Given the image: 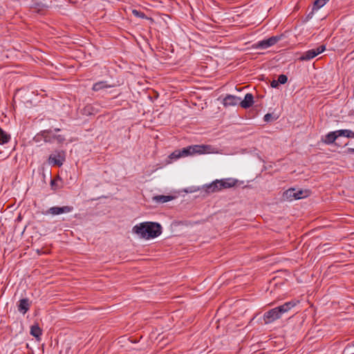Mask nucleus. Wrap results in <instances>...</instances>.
<instances>
[{
    "instance_id": "obj_1",
    "label": "nucleus",
    "mask_w": 354,
    "mask_h": 354,
    "mask_svg": "<svg viewBox=\"0 0 354 354\" xmlns=\"http://www.w3.org/2000/svg\"><path fill=\"white\" fill-rule=\"evenodd\" d=\"M132 232L145 239H153L162 233L161 225L155 222H142L132 228Z\"/></svg>"
},
{
    "instance_id": "obj_2",
    "label": "nucleus",
    "mask_w": 354,
    "mask_h": 354,
    "mask_svg": "<svg viewBox=\"0 0 354 354\" xmlns=\"http://www.w3.org/2000/svg\"><path fill=\"white\" fill-rule=\"evenodd\" d=\"M218 153L217 149L212 145H192L181 150L175 151L171 155V158L178 159L180 157L192 156L194 154H205V153Z\"/></svg>"
},
{
    "instance_id": "obj_3",
    "label": "nucleus",
    "mask_w": 354,
    "mask_h": 354,
    "mask_svg": "<svg viewBox=\"0 0 354 354\" xmlns=\"http://www.w3.org/2000/svg\"><path fill=\"white\" fill-rule=\"evenodd\" d=\"M299 303L297 300L286 302L284 304L272 308L263 315V319L266 324H270L281 318L283 313L288 312Z\"/></svg>"
},
{
    "instance_id": "obj_4",
    "label": "nucleus",
    "mask_w": 354,
    "mask_h": 354,
    "mask_svg": "<svg viewBox=\"0 0 354 354\" xmlns=\"http://www.w3.org/2000/svg\"><path fill=\"white\" fill-rule=\"evenodd\" d=\"M236 180L232 178L216 180L212 183L205 185L204 189L207 194L219 192L223 189H227L235 186Z\"/></svg>"
},
{
    "instance_id": "obj_5",
    "label": "nucleus",
    "mask_w": 354,
    "mask_h": 354,
    "mask_svg": "<svg viewBox=\"0 0 354 354\" xmlns=\"http://www.w3.org/2000/svg\"><path fill=\"white\" fill-rule=\"evenodd\" d=\"M65 160V153L63 151H55L48 158V163L53 166L60 167Z\"/></svg>"
},
{
    "instance_id": "obj_6",
    "label": "nucleus",
    "mask_w": 354,
    "mask_h": 354,
    "mask_svg": "<svg viewBox=\"0 0 354 354\" xmlns=\"http://www.w3.org/2000/svg\"><path fill=\"white\" fill-rule=\"evenodd\" d=\"M326 50L325 46H319L316 49H311L304 53L299 57L301 61H308Z\"/></svg>"
},
{
    "instance_id": "obj_7",
    "label": "nucleus",
    "mask_w": 354,
    "mask_h": 354,
    "mask_svg": "<svg viewBox=\"0 0 354 354\" xmlns=\"http://www.w3.org/2000/svg\"><path fill=\"white\" fill-rule=\"evenodd\" d=\"M73 209L71 206H63V207H52L47 211V214H50L53 216L59 215L62 214L69 213Z\"/></svg>"
},
{
    "instance_id": "obj_8",
    "label": "nucleus",
    "mask_w": 354,
    "mask_h": 354,
    "mask_svg": "<svg viewBox=\"0 0 354 354\" xmlns=\"http://www.w3.org/2000/svg\"><path fill=\"white\" fill-rule=\"evenodd\" d=\"M41 136L43 137L45 142H53L56 140L58 142H62L64 140V138L60 135L59 136H53L52 135L51 131H44L41 133Z\"/></svg>"
},
{
    "instance_id": "obj_9",
    "label": "nucleus",
    "mask_w": 354,
    "mask_h": 354,
    "mask_svg": "<svg viewBox=\"0 0 354 354\" xmlns=\"http://www.w3.org/2000/svg\"><path fill=\"white\" fill-rule=\"evenodd\" d=\"M240 97L232 95H227L223 100V104L224 106H232L239 104Z\"/></svg>"
},
{
    "instance_id": "obj_10",
    "label": "nucleus",
    "mask_w": 354,
    "mask_h": 354,
    "mask_svg": "<svg viewBox=\"0 0 354 354\" xmlns=\"http://www.w3.org/2000/svg\"><path fill=\"white\" fill-rule=\"evenodd\" d=\"M284 37V35H276L269 37L266 39L259 41L256 44H275L281 41Z\"/></svg>"
},
{
    "instance_id": "obj_11",
    "label": "nucleus",
    "mask_w": 354,
    "mask_h": 354,
    "mask_svg": "<svg viewBox=\"0 0 354 354\" xmlns=\"http://www.w3.org/2000/svg\"><path fill=\"white\" fill-rule=\"evenodd\" d=\"M254 97L251 93H247L243 100H240L239 104L242 108L248 109L252 106Z\"/></svg>"
},
{
    "instance_id": "obj_12",
    "label": "nucleus",
    "mask_w": 354,
    "mask_h": 354,
    "mask_svg": "<svg viewBox=\"0 0 354 354\" xmlns=\"http://www.w3.org/2000/svg\"><path fill=\"white\" fill-rule=\"evenodd\" d=\"M339 138L336 131L329 132L324 138L322 139V142L327 145L333 144L335 140Z\"/></svg>"
},
{
    "instance_id": "obj_13",
    "label": "nucleus",
    "mask_w": 354,
    "mask_h": 354,
    "mask_svg": "<svg viewBox=\"0 0 354 354\" xmlns=\"http://www.w3.org/2000/svg\"><path fill=\"white\" fill-rule=\"evenodd\" d=\"M282 197L284 201H292L293 200H297L295 189L291 188L286 190L283 192Z\"/></svg>"
},
{
    "instance_id": "obj_14",
    "label": "nucleus",
    "mask_w": 354,
    "mask_h": 354,
    "mask_svg": "<svg viewBox=\"0 0 354 354\" xmlns=\"http://www.w3.org/2000/svg\"><path fill=\"white\" fill-rule=\"evenodd\" d=\"M29 308H30V303H29L28 299H22L19 301V304L18 306V310L20 313L25 314L29 310Z\"/></svg>"
},
{
    "instance_id": "obj_15",
    "label": "nucleus",
    "mask_w": 354,
    "mask_h": 354,
    "mask_svg": "<svg viewBox=\"0 0 354 354\" xmlns=\"http://www.w3.org/2000/svg\"><path fill=\"white\" fill-rule=\"evenodd\" d=\"M41 329L39 328L38 324L32 325L30 328V334L37 338V339H39L40 336L41 335Z\"/></svg>"
},
{
    "instance_id": "obj_16",
    "label": "nucleus",
    "mask_w": 354,
    "mask_h": 354,
    "mask_svg": "<svg viewBox=\"0 0 354 354\" xmlns=\"http://www.w3.org/2000/svg\"><path fill=\"white\" fill-rule=\"evenodd\" d=\"M174 198L173 196H164V195H158L156 196L153 198V201L159 203H165L171 201Z\"/></svg>"
},
{
    "instance_id": "obj_17",
    "label": "nucleus",
    "mask_w": 354,
    "mask_h": 354,
    "mask_svg": "<svg viewBox=\"0 0 354 354\" xmlns=\"http://www.w3.org/2000/svg\"><path fill=\"white\" fill-rule=\"evenodd\" d=\"M10 140V135L0 127V145L8 143Z\"/></svg>"
},
{
    "instance_id": "obj_18",
    "label": "nucleus",
    "mask_w": 354,
    "mask_h": 354,
    "mask_svg": "<svg viewBox=\"0 0 354 354\" xmlns=\"http://www.w3.org/2000/svg\"><path fill=\"white\" fill-rule=\"evenodd\" d=\"M336 133H337V136L339 137L340 136H344L346 138H354V132L349 129H342V130H337L336 131Z\"/></svg>"
},
{
    "instance_id": "obj_19",
    "label": "nucleus",
    "mask_w": 354,
    "mask_h": 354,
    "mask_svg": "<svg viewBox=\"0 0 354 354\" xmlns=\"http://www.w3.org/2000/svg\"><path fill=\"white\" fill-rule=\"evenodd\" d=\"M110 87H111V86L107 84L106 82H97L95 84H93V90L95 91H98L103 88H110Z\"/></svg>"
},
{
    "instance_id": "obj_20",
    "label": "nucleus",
    "mask_w": 354,
    "mask_h": 354,
    "mask_svg": "<svg viewBox=\"0 0 354 354\" xmlns=\"http://www.w3.org/2000/svg\"><path fill=\"white\" fill-rule=\"evenodd\" d=\"M295 194L297 196V200L301 199V198L307 197L309 195V191L308 190H296L295 189Z\"/></svg>"
},
{
    "instance_id": "obj_21",
    "label": "nucleus",
    "mask_w": 354,
    "mask_h": 354,
    "mask_svg": "<svg viewBox=\"0 0 354 354\" xmlns=\"http://www.w3.org/2000/svg\"><path fill=\"white\" fill-rule=\"evenodd\" d=\"M326 3L324 0H316L314 2L313 10H318Z\"/></svg>"
},
{
    "instance_id": "obj_22",
    "label": "nucleus",
    "mask_w": 354,
    "mask_h": 354,
    "mask_svg": "<svg viewBox=\"0 0 354 354\" xmlns=\"http://www.w3.org/2000/svg\"><path fill=\"white\" fill-rule=\"evenodd\" d=\"M132 13H133V15L134 16H136L137 17L142 18V19L147 18L144 12H142L139 11V10H132Z\"/></svg>"
},
{
    "instance_id": "obj_23",
    "label": "nucleus",
    "mask_w": 354,
    "mask_h": 354,
    "mask_svg": "<svg viewBox=\"0 0 354 354\" xmlns=\"http://www.w3.org/2000/svg\"><path fill=\"white\" fill-rule=\"evenodd\" d=\"M277 81L279 82V83L283 84L287 82L288 77L286 75L282 74L279 75Z\"/></svg>"
},
{
    "instance_id": "obj_24",
    "label": "nucleus",
    "mask_w": 354,
    "mask_h": 354,
    "mask_svg": "<svg viewBox=\"0 0 354 354\" xmlns=\"http://www.w3.org/2000/svg\"><path fill=\"white\" fill-rule=\"evenodd\" d=\"M274 120V118H273V116H272V114H270V113H267V114H266V115H264V120H265L266 122H270V120Z\"/></svg>"
},
{
    "instance_id": "obj_25",
    "label": "nucleus",
    "mask_w": 354,
    "mask_h": 354,
    "mask_svg": "<svg viewBox=\"0 0 354 354\" xmlns=\"http://www.w3.org/2000/svg\"><path fill=\"white\" fill-rule=\"evenodd\" d=\"M278 85H279V82H278L277 80H273V81H272V82H271V86H272V88H276V87H277V86H278Z\"/></svg>"
},
{
    "instance_id": "obj_26",
    "label": "nucleus",
    "mask_w": 354,
    "mask_h": 354,
    "mask_svg": "<svg viewBox=\"0 0 354 354\" xmlns=\"http://www.w3.org/2000/svg\"><path fill=\"white\" fill-rule=\"evenodd\" d=\"M268 46H263V45H261V46H255V48L256 49H264L265 47H267Z\"/></svg>"
},
{
    "instance_id": "obj_27",
    "label": "nucleus",
    "mask_w": 354,
    "mask_h": 354,
    "mask_svg": "<svg viewBox=\"0 0 354 354\" xmlns=\"http://www.w3.org/2000/svg\"><path fill=\"white\" fill-rule=\"evenodd\" d=\"M347 153H354V148H348L347 149Z\"/></svg>"
},
{
    "instance_id": "obj_28",
    "label": "nucleus",
    "mask_w": 354,
    "mask_h": 354,
    "mask_svg": "<svg viewBox=\"0 0 354 354\" xmlns=\"http://www.w3.org/2000/svg\"><path fill=\"white\" fill-rule=\"evenodd\" d=\"M42 10H43L42 8H39V9H38V12H40V11H41Z\"/></svg>"
},
{
    "instance_id": "obj_29",
    "label": "nucleus",
    "mask_w": 354,
    "mask_h": 354,
    "mask_svg": "<svg viewBox=\"0 0 354 354\" xmlns=\"http://www.w3.org/2000/svg\"><path fill=\"white\" fill-rule=\"evenodd\" d=\"M249 42H250V41H246V42H245V45L248 44V43H249Z\"/></svg>"
},
{
    "instance_id": "obj_30",
    "label": "nucleus",
    "mask_w": 354,
    "mask_h": 354,
    "mask_svg": "<svg viewBox=\"0 0 354 354\" xmlns=\"http://www.w3.org/2000/svg\"><path fill=\"white\" fill-rule=\"evenodd\" d=\"M156 48L158 49L159 48L158 46H155Z\"/></svg>"
}]
</instances>
